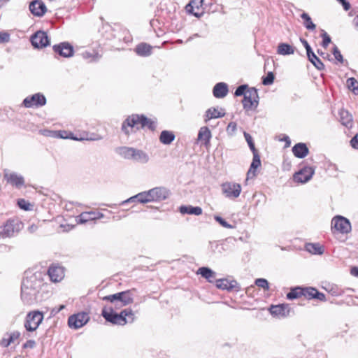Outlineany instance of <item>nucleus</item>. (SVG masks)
Instances as JSON below:
<instances>
[{"label": "nucleus", "instance_id": "1", "mask_svg": "<svg viewBox=\"0 0 358 358\" xmlns=\"http://www.w3.org/2000/svg\"><path fill=\"white\" fill-rule=\"evenodd\" d=\"M102 300L111 303L110 306H104L101 311V315L107 322L113 324L123 326L134 321L135 315L130 308L124 309L120 313L115 312V310H119L133 303V294L130 290L105 296Z\"/></svg>", "mask_w": 358, "mask_h": 358}, {"label": "nucleus", "instance_id": "2", "mask_svg": "<svg viewBox=\"0 0 358 358\" xmlns=\"http://www.w3.org/2000/svg\"><path fill=\"white\" fill-rule=\"evenodd\" d=\"M145 127L150 130H155L156 122L143 115L133 114L122 122L121 129L124 134L129 136L131 133Z\"/></svg>", "mask_w": 358, "mask_h": 358}, {"label": "nucleus", "instance_id": "3", "mask_svg": "<svg viewBox=\"0 0 358 358\" xmlns=\"http://www.w3.org/2000/svg\"><path fill=\"white\" fill-rule=\"evenodd\" d=\"M23 228V224L17 219H10L0 228V238L14 236Z\"/></svg>", "mask_w": 358, "mask_h": 358}, {"label": "nucleus", "instance_id": "4", "mask_svg": "<svg viewBox=\"0 0 358 358\" xmlns=\"http://www.w3.org/2000/svg\"><path fill=\"white\" fill-rule=\"evenodd\" d=\"M243 108L246 111L255 110L259 104V95L257 90L251 87L247 90V93L242 101Z\"/></svg>", "mask_w": 358, "mask_h": 358}, {"label": "nucleus", "instance_id": "5", "mask_svg": "<svg viewBox=\"0 0 358 358\" xmlns=\"http://www.w3.org/2000/svg\"><path fill=\"white\" fill-rule=\"evenodd\" d=\"M41 285L42 278L41 273H26V276L22 280L21 287L38 292Z\"/></svg>", "mask_w": 358, "mask_h": 358}, {"label": "nucleus", "instance_id": "6", "mask_svg": "<svg viewBox=\"0 0 358 358\" xmlns=\"http://www.w3.org/2000/svg\"><path fill=\"white\" fill-rule=\"evenodd\" d=\"M43 320V315L40 311H33L27 314L24 322V327L28 331H34L37 329Z\"/></svg>", "mask_w": 358, "mask_h": 358}, {"label": "nucleus", "instance_id": "7", "mask_svg": "<svg viewBox=\"0 0 358 358\" xmlns=\"http://www.w3.org/2000/svg\"><path fill=\"white\" fill-rule=\"evenodd\" d=\"M222 193L229 199H236L241 192V186L238 183L233 182H227L222 185Z\"/></svg>", "mask_w": 358, "mask_h": 358}, {"label": "nucleus", "instance_id": "8", "mask_svg": "<svg viewBox=\"0 0 358 358\" xmlns=\"http://www.w3.org/2000/svg\"><path fill=\"white\" fill-rule=\"evenodd\" d=\"M26 108H40L46 104V98L41 93L27 96L22 102Z\"/></svg>", "mask_w": 358, "mask_h": 358}, {"label": "nucleus", "instance_id": "9", "mask_svg": "<svg viewBox=\"0 0 358 358\" xmlns=\"http://www.w3.org/2000/svg\"><path fill=\"white\" fill-rule=\"evenodd\" d=\"M331 228L342 234H348L351 231V224L350 221L341 216H335L331 220Z\"/></svg>", "mask_w": 358, "mask_h": 358}, {"label": "nucleus", "instance_id": "10", "mask_svg": "<svg viewBox=\"0 0 358 358\" xmlns=\"http://www.w3.org/2000/svg\"><path fill=\"white\" fill-rule=\"evenodd\" d=\"M90 320L87 313L81 312L71 315L68 319V324L70 328L78 329L83 327Z\"/></svg>", "mask_w": 358, "mask_h": 358}, {"label": "nucleus", "instance_id": "11", "mask_svg": "<svg viewBox=\"0 0 358 358\" xmlns=\"http://www.w3.org/2000/svg\"><path fill=\"white\" fill-rule=\"evenodd\" d=\"M31 45L35 48H43L50 45L47 34L43 31H38L31 37Z\"/></svg>", "mask_w": 358, "mask_h": 358}, {"label": "nucleus", "instance_id": "12", "mask_svg": "<svg viewBox=\"0 0 358 358\" xmlns=\"http://www.w3.org/2000/svg\"><path fill=\"white\" fill-rule=\"evenodd\" d=\"M3 178L8 184L15 187L17 189H20L24 185V177L15 172H9L5 171Z\"/></svg>", "mask_w": 358, "mask_h": 358}, {"label": "nucleus", "instance_id": "13", "mask_svg": "<svg viewBox=\"0 0 358 358\" xmlns=\"http://www.w3.org/2000/svg\"><path fill=\"white\" fill-rule=\"evenodd\" d=\"M148 199L150 202L161 201L165 200L169 196V191L162 187H157L148 191Z\"/></svg>", "mask_w": 358, "mask_h": 358}, {"label": "nucleus", "instance_id": "14", "mask_svg": "<svg viewBox=\"0 0 358 358\" xmlns=\"http://www.w3.org/2000/svg\"><path fill=\"white\" fill-rule=\"evenodd\" d=\"M314 173L313 167H305L294 175V179L297 182L306 183L312 178Z\"/></svg>", "mask_w": 358, "mask_h": 358}, {"label": "nucleus", "instance_id": "15", "mask_svg": "<svg viewBox=\"0 0 358 358\" xmlns=\"http://www.w3.org/2000/svg\"><path fill=\"white\" fill-rule=\"evenodd\" d=\"M53 50L63 57H71L73 55V48L68 42L60 43L53 46Z\"/></svg>", "mask_w": 358, "mask_h": 358}, {"label": "nucleus", "instance_id": "16", "mask_svg": "<svg viewBox=\"0 0 358 358\" xmlns=\"http://www.w3.org/2000/svg\"><path fill=\"white\" fill-rule=\"evenodd\" d=\"M30 12L37 17H42L47 11L45 3L41 0H34L29 3Z\"/></svg>", "mask_w": 358, "mask_h": 358}, {"label": "nucleus", "instance_id": "17", "mask_svg": "<svg viewBox=\"0 0 358 358\" xmlns=\"http://www.w3.org/2000/svg\"><path fill=\"white\" fill-rule=\"evenodd\" d=\"M104 215L99 211H88L80 213L77 219L78 223H86L88 221H92L103 218Z\"/></svg>", "mask_w": 358, "mask_h": 358}, {"label": "nucleus", "instance_id": "18", "mask_svg": "<svg viewBox=\"0 0 358 358\" xmlns=\"http://www.w3.org/2000/svg\"><path fill=\"white\" fill-rule=\"evenodd\" d=\"M49 277L52 282H57L61 281L64 277V272L62 267L59 266H52L48 271Z\"/></svg>", "mask_w": 358, "mask_h": 358}, {"label": "nucleus", "instance_id": "19", "mask_svg": "<svg viewBox=\"0 0 358 358\" xmlns=\"http://www.w3.org/2000/svg\"><path fill=\"white\" fill-rule=\"evenodd\" d=\"M37 292L21 287V299L24 304L30 305L36 301Z\"/></svg>", "mask_w": 358, "mask_h": 358}, {"label": "nucleus", "instance_id": "20", "mask_svg": "<svg viewBox=\"0 0 358 358\" xmlns=\"http://www.w3.org/2000/svg\"><path fill=\"white\" fill-rule=\"evenodd\" d=\"M292 152L294 155L299 159L306 157L309 152V150L304 143H298L292 147Z\"/></svg>", "mask_w": 358, "mask_h": 358}, {"label": "nucleus", "instance_id": "21", "mask_svg": "<svg viewBox=\"0 0 358 358\" xmlns=\"http://www.w3.org/2000/svg\"><path fill=\"white\" fill-rule=\"evenodd\" d=\"M228 92V85L225 83L222 82L217 83L213 89V96L217 99L225 97L227 95Z\"/></svg>", "mask_w": 358, "mask_h": 358}, {"label": "nucleus", "instance_id": "22", "mask_svg": "<svg viewBox=\"0 0 358 358\" xmlns=\"http://www.w3.org/2000/svg\"><path fill=\"white\" fill-rule=\"evenodd\" d=\"M216 287L223 290L231 291L238 287V282L234 280H229L226 278L218 279L216 280Z\"/></svg>", "mask_w": 358, "mask_h": 358}, {"label": "nucleus", "instance_id": "23", "mask_svg": "<svg viewBox=\"0 0 358 358\" xmlns=\"http://www.w3.org/2000/svg\"><path fill=\"white\" fill-rule=\"evenodd\" d=\"M131 160L140 164H146L149 162L150 157L143 150L134 148Z\"/></svg>", "mask_w": 358, "mask_h": 358}, {"label": "nucleus", "instance_id": "24", "mask_svg": "<svg viewBox=\"0 0 358 358\" xmlns=\"http://www.w3.org/2000/svg\"><path fill=\"white\" fill-rule=\"evenodd\" d=\"M136 201L141 203H146L150 202V199H148V191H144L133 196H131L128 199L122 201V205H124L125 203L134 202Z\"/></svg>", "mask_w": 358, "mask_h": 358}, {"label": "nucleus", "instance_id": "25", "mask_svg": "<svg viewBox=\"0 0 358 358\" xmlns=\"http://www.w3.org/2000/svg\"><path fill=\"white\" fill-rule=\"evenodd\" d=\"M289 306L286 304L272 306L270 308L271 315L279 317H286L289 314Z\"/></svg>", "mask_w": 358, "mask_h": 358}, {"label": "nucleus", "instance_id": "26", "mask_svg": "<svg viewBox=\"0 0 358 358\" xmlns=\"http://www.w3.org/2000/svg\"><path fill=\"white\" fill-rule=\"evenodd\" d=\"M224 115L225 112L224 109L220 108V110H219L216 108H210L206 112V118L205 119V121L207 122L210 119L222 117Z\"/></svg>", "mask_w": 358, "mask_h": 358}, {"label": "nucleus", "instance_id": "27", "mask_svg": "<svg viewBox=\"0 0 358 358\" xmlns=\"http://www.w3.org/2000/svg\"><path fill=\"white\" fill-rule=\"evenodd\" d=\"M181 214L200 215L202 214V208L199 206H181L179 208Z\"/></svg>", "mask_w": 358, "mask_h": 358}, {"label": "nucleus", "instance_id": "28", "mask_svg": "<svg viewBox=\"0 0 358 358\" xmlns=\"http://www.w3.org/2000/svg\"><path fill=\"white\" fill-rule=\"evenodd\" d=\"M211 138V133L207 127H201L198 134L197 140L202 142L204 145H207L210 143Z\"/></svg>", "mask_w": 358, "mask_h": 358}, {"label": "nucleus", "instance_id": "29", "mask_svg": "<svg viewBox=\"0 0 358 358\" xmlns=\"http://www.w3.org/2000/svg\"><path fill=\"white\" fill-rule=\"evenodd\" d=\"M135 52L139 56L148 57L152 54V46L145 43H141L136 47Z\"/></svg>", "mask_w": 358, "mask_h": 358}, {"label": "nucleus", "instance_id": "30", "mask_svg": "<svg viewBox=\"0 0 358 358\" xmlns=\"http://www.w3.org/2000/svg\"><path fill=\"white\" fill-rule=\"evenodd\" d=\"M340 122L346 127H351L352 124V115L346 110L341 109L339 111Z\"/></svg>", "mask_w": 358, "mask_h": 358}, {"label": "nucleus", "instance_id": "31", "mask_svg": "<svg viewBox=\"0 0 358 358\" xmlns=\"http://www.w3.org/2000/svg\"><path fill=\"white\" fill-rule=\"evenodd\" d=\"M57 136L59 138H69V139H73V140L79 141H84V140H95L94 138H89L87 136H80L79 137L73 135V134H72L71 132L69 133L66 131H59L58 134H57Z\"/></svg>", "mask_w": 358, "mask_h": 358}, {"label": "nucleus", "instance_id": "32", "mask_svg": "<svg viewBox=\"0 0 358 358\" xmlns=\"http://www.w3.org/2000/svg\"><path fill=\"white\" fill-rule=\"evenodd\" d=\"M175 137L172 131L164 130L160 134L159 141L164 145H169L174 141Z\"/></svg>", "mask_w": 358, "mask_h": 358}, {"label": "nucleus", "instance_id": "33", "mask_svg": "<svg viewBox=\"0 0 358 358\" xmlns=\"http://www.w3.org/2000/svg\"><path fill=\"white\" fill-rule=\"evenodd\" d=\"M197 273L208 280L209 282H213V279L215 278V273L208 267L199 268Z\"/></svg>", "mask_w": 358, "mask_h": 358}, {"label": "nucleus", "instance_id": "34", "mask_svg": "<svg viewBox=\"0 0 358 358\" xmlns=\"http://www.w3.org/2000/svg\"><path fill=\"white\" fill-rule=\"evenodd\" d=\"M134 148L122 146L116 149V152L125 159L131 160Z\"/></svg>", "mask_w": 358, "mask_h": 358}, {"label": "nucleus", "instance_id": "35", "mask_svg": "<svg viewBox=\"0 0 358 358\" xmlns=\"http://www.w3.org/2000/svg\"><path fill=\"white\" fill-rule=\"evenodd\" d=\"M203 0H192L186 6L187 12L194 15V16L199 17L200 14L194 12V8L199 9L200 6H202Z\"/></svg>", "mask_w": 358, "mask_h": 358}, {"label": "nucleus", "instance_id": "36", "mask_svg": "<svg viewBox=\"0 0 358 358\" xmlns=\"http://www.w3.org/2000/svg\"><path fill=\"white\" fill-rule=\"evenodd\" d=\"M277 52L281 55H292L294 52V48L287 43H281L278 46Z\"/></svg>", "mask_w": 358, "mask_h": 358}, {"label": "nucleus", "instance_id": "37", "mask_svg": "<svg viewBox=\"0 0 358 358\" xmlns=\"http://www.w3.org/2000/svg\"><path fill=\"white\" fill-rule=\"evenodd\" d=\"M305 248L307 252L313 255H322L324 252L322 247L319 243H307Z\"/></svg>", "mask_w": 358, "mask_h": 358}, {"label": "nucleus", "instance_id": "38", "mask_svg": "<svg viewBox=\"0 0 358 358\" xmlns=\"http://www.w3.org/2000/svg\"><path fill=\"white\" fill-rule=\"evenodd\" d=\"M20 333L17 331L12 332L8 338H3L1 344L4 348H8L11 343H14L20 337Z\"/></svg>", "mask_w": 358, "mask_h": 358}, {"label": "nucleus", "instance_id": "39", "mask_svg": "<svg viewBox=\"0 0 358 358\" xmlns=\"http://www.w3.org/2000/svg\"><path fill=\"white\" fill-rule=\"evenodd\" d=\"M308 60L314 65V66L321 71L324 69V65L320 59L313 52L310 55H307Z\"/></svg>", "mask_w": 358, "mask_h": 358}, {"label": "nucleus", "instance_id": "40", "mask_svg": "<svg viewBox=\"0 0 358 358\" xmlns=\"http://www.w3.org/2000/svg\"><path fill=\"white\" fill-rule=\"evenodd\" d=\"M303 296V287H295L292 288L290 292L287 294V298L293 300Z\"/></svg>", "mask_w": 358, "mask_h": 358}, {"label": "nucleus", "instance_id": "41", "mask_svg": "<svg viewBox=\"0 0 358 358\" xmlns=\"http://www.w3.org/2000/svg\"><path fill=\"white\" fill-rule=\"evenodd\" d=\"M301 17L303 20V25L307 29L314 30L315 29L316 26L312 22V20L308 13H303L301 15Z\"/></svg>", "mask_w": 358, "mask_h": 358}, {"label": "nucleus", "instance_id": "42", "mask_svg": "<svg viewBox=\"0 0 358 358\" xmlns=\"http://www.w3.org/2000/svg\"><path fill=\"white\" fill-rule=\"evenodd\" d=\"M252 154H253V159H252V162L250 165V170L248 173V175L250 174V173L252 172V170H254V171H255V169H257L261 165L260 157L258 154V152H252Z\"/></svg>", "mask_w": 358, "mask_h": 358}, {"label": "nucleus", "instance_id": "43", "mask_svg": "<svg viewBox=\"0 0 358 358\" xmlns=\"http://www.w3.org/2000/svg\"><path fill=\"white\" fill-rule=\"evenodd\" d=\"M348 87L351 90L354 94H358V82L355 78H350L347 80Z\"/></svg>", "mask_w": 358, "mask_h": 358}, {"label": "nucleus", "instance_id": "44", "mask_svg": "<svg viewBox=\"0 0 358 358\" xmlns=\"http://www.w3.org/2000/svg\"><path fill=\"white\" fill-rule=\"evenodd\" d=\"M317 289L313 287H303V296L308 299H315Z\"/></svg>", "mask_w": 358, "mask_h": 358}, {"label": "nucleus", "instance_id": "45", "mask_svg": "<svg viewBox=\"0 0 358 358\" xmlns=\"http://www.w3.org/2000/svg\"><path fill=\"white\" fill-rule=\"evenodd\" d=\"M274 74L273 72H268L265 77L262 78V84L264 85H270L274 81Z\"/></svg>", "mask_w": 358, "mask_h": 358}, {"label": "nucleus", "instance_id": "46", "mask_svg": "<svg viewBox=\"0 0 358 358\" xmlns=\"http://www.w3.org/2000/svg\"><path fill=\"white\" fill-rule=\"evenodd\" d=\"M255 285L259 287L263 288L264 290L269 289V285L267 280L264 278H257L255 282Z\"/></svg>", "mask_w": 358, "mask_h": 358}, {"label": "nucleus", "instance_id": "47", "mask_svg": "<svg viewBox=\"0 0 358 358\" xmlns=\"http://www.w3.org/2000/svg\"><path fill=\"white\" fill-rule=\"evenodd\" d=\"M248 89H249V88L247 85H241L236 89L234 95L236 96H245V94H246V93H247Z\"/></svg>", "mask_w": 358, "mask_h": 358}, {"label": "nucleus", "instance_id": "48", "mask_svg": "<svg viewBox=\"0 0 358 358\" xmlns=\"http://www.w3.org/2000/svg\"><path fill=\"white\" fill-rule=\"evenodd\" d=\"M214 219L216 222H217L222 227L227 229H233L234 226L229 224L224 219L219 215H215Z\"/></svg>", "mask_w": 358, "mask_h": 358}, {"label": "nucleus", "instance_id": "49", "mask_svg": "<svg viewBox=\"0 0 358 358\" xmlns=\"http://www.w3.org/2000/svg\"><path fill=\"white\" fill-rule=\"evenodd\" d=\"M321 37L322 38V45L326 48L331 42V39L329 34L324 30L322 31Z\"/></svg>", "mask_w": 358, "mask_h": 358}, {"label": "nucleus", "instance_id": "50", "mask_svg": "<svg viewBox=\"0 0 358 358\" xmlns=\"http://www.w3.org/2000/svg\"><path fill=\"white\" fill-rule=\"evenodd\" d=\"M332 54L334 56L335 59L340 63H343L344 59L341 53V51L338 48L336 45H334L332 50Z\"/></svg>", "mask_w": 358, "mask_h": 358}, {"label": "nucleus", "instance_id": "51", "mask_svg": "<svg viewBox=\"0 0 358 358\" xmlns=\"http://www.w3.org/2000/svg\"><path fill=\"white\" fill-rule=\"evenodd\" d=\"M244 136L251 151L252 152H257V150L255 148V143L252 141V136L246 132L244 133Z\"/></svg>", "mask_w": 358, "mask_h": 358}, {"label": "nucleus", "instance_id": "52", "mask_svg": "<svg viewBox=\"0 0 358 358\" xmlns=\"http://www.w3.org/2000/svg\"><path fill=\"white\" fill-rule=\"evenodd\" d=\"M17 204L21 209H23L25 210H27L29 209V203H28L27 201H25L23 199H19L17 201Z\"/></svg>", "mask_w": 358, "mask_h": 358}, {"label": "nucleus", "instance_id": "53", "mask_svg": "<svg viewBox=\"0 0 358 358\" xmlns=\"http://www.w3.org/2000/svg\"><path fill=\"white\" fill-rule=\"evenodd\" d=\"M10 41V34L7 32L0 31V43H8Z\"/></svg>", "mask_w": 358, "mask_h": 358}, {"label": "nucleus", "instance_id": "54", "mask_svg": "<svg viewBox=\"0 0 358 358\" xmlns=\"http://www.w3.org/2000/svg\"><path fill=\"white\" fill-rule=\"evenodd\" d=\"M300 41H301V42L302 43V44L303 45L304 48L306 50V54L307 55H310V53L311 52H313V50H312L311 47L310 46V45L307 42V41L303 39V38H300Z\"/></svg>", "mask_w": 358, "mask_h": 358}, {"label": "nucleus", "instance_id": "55", "mask_svg": "<svg viewBox=\"0 0 358 358\" xmlns=\"http://www.w3.org/2000/svg\"><path fill=\"white\" fill-rule=\"evenodd\" d=\"M315 293H316L315 296V299H317L320 301H327L324 294L320 292L317 289Z\"/></svg>", "mask_w": 358, "mask_h": 358}, {"label": "nucleus", "instance_id": "56", "mask_svg": "<svg viewBox=\"0 0 358 358\" xmlns=\"http://www.w3.org/2000/svg\"><path fill=\"white\" fill-rule=\"evenodd\" d=\"M36 345V342L34 340H28L24 345V348H34Z\"/></svg>", "mask_w": 358, "mask_h": 358}, {"label": "nucleus", "instance_id": "57", "mask_svg": "<svg viewBox=\"0 0 358 358\" xmlns=\"http://www.w3.org/2000/svg\"><path fill=\"white\" fill-rule=\"evenodd\" d=\"M236 123L234 122H230L227 128V131L229 132H234L236 130Z\"/></svg>", "mask_w": 358, "mask_h": 358}, {"label": "nucleus", "instance_id": "58", "mask_svg": "<svg viewBox=\"0 0 358 358\" xmlns=\"http://www.w3.org/2000/svg\"><path fill=\"white\" fill-rule=\"evenodd\" d=\"M350 144L352 148L358 149V134L355 136L350 141Z\"/></svg>", "mask_w": 358, "mask_h": 358}, {"label": "nucleus", "instance_id": "59", "mask_svg": "<svg viewBox=\"0 0 358 358\" xmlns=\"http://www.w3.org/2000/svg\"><path fill=\"white\" fill-rule=\"evenodd\" d=\"M83 57L85 59H90L92 57V59H91V61H96L98 59V56L96 55L92 56V55L89 52H85L83 54Z\"/></svg>", "mask_w": 358, "mask_h": 358}, {"label": "nucleus", "instance_id": "60", "mask_svg": "<svg viewBox=\"0 0 358 358\" xmlns=\"http://www.w3.org/2000/svg\"><path fill=\"white\" fill-rule=\"evenodd\" d=\"M341 5L343 6V9L346 11L350 8V3L347 0L344 1Z\"/></svg>", "mask_w": 358, "mask_h": 358}, {"label": "nucleus", "instance_id": "61", "mask_svg": "<svg viewBox=\"0 0 358 358\" xmlns=\"http://www.w3.org/2000/svg\"><path fill=\"white\" fill-rule=\"evenodd\" d=\"M317 52H318V54H319L320 56H322L323 58H324V59H328L329 60H330V55H329V54H327V53H324V52H322V51H320V50H318V51H317Z\"/></svg>", "mask_w": 358, "mask_h": 358}, {"label": "nucleus", "instance_id": "62", "mask_svg": "<svg viewBox=\"0 0 358 358\" xmlns=\"http://www.w3.org/2000/svg\"><path fill=\"white\" fill-rule=\"evenodd\" d=\"M350 273L352 275L358 277V267H352Z\"/></svg>", "mask_w": 358, "mask_h": 358}, {"label": "nucleus", "instance_id": "63", "mask_svg": "<svg viewBox=\"0 0 358 358\" xmlns=\"http://www.w3.org/2000/svg\"><path fill=\"white\" fill-rule=\"evenodd\" d=\"M64 308H65V306L64 305H60L57 308H55L52 310V312H54L55 313H57L60 312L61 310H62Z\"/></svg>", "mask_w": 358, "mask_h": 358}, {"label": "nucleus", "instance_id": "64", "mask_svg": "<svg viewBox=\"0 0 358 358\" xmlns=\"http://www.w3.org/2000/svg\"><path fill=\"white\" fill-rule=\"evenodd\" d=\"M216 248L220 252H222V250H224V243H216Z\"/></svg>", "mask_w": 358, "mask_h": 358}]
</instances>
